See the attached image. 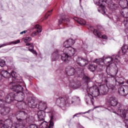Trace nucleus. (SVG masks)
Segmentation results:
<instances>
[{
    "instance_id": "f257e3e1",
    "label": "nucleus",
    "mask_w": 128,
    "mask_h": 128,
    "mask_svg": "<svg viewBox=\"0 0 128 128\" xmlns=\"http://www.w3.org/2000/svg\"><path fill=\"white\" fill-rule=\"evenodd\" d=\"M87 94L85 96V100L87 104H88L90 102H91L92 104H94V98L98 96L100 94H106L108 90V86L106 85H101L100 86V90L96 86H93L92 87L88 86Z\"/></svg>"
},
{
    "instance_id": "f03ea898",
    "label": "nucleus",
    "mask_w": 128,
    "mask_h": 128,
    "mask_svg": "<svg viewBox=\"0 0 128 128\" xmlns=\"http://www.w3.org/2000/svg\"><path fill=\"white\" fill-rule=\"evenodd\" d=\"M75 54L76 50L72 47L64 48L63 52L56 50L52 54V62H56L58 58H61L63 62L68 64V62H70L72 60L70 56H72Z\"/></svg>"
},
{
    "instance_id": "7ed1b4c3",
    "label": "nucleus",
    "mask_w": 128,
    "mask_h": 128,
    "mask_svg": "<svg viewBox=\"0 0 128 128\" xmlns=\"http://www.w3.org/2000/svg\"><path fill=\"white\" fill-rule=\"evenodd\" d=\"M120 60V57L119 56L113 55L110 57H104L103 59L102 58H96L95 60L93 62L94 64H98L100 70H104L106 66H107L106 72L108 76H112L110 74V66L112 64H114V62H118Z\"/></svg>"
},
{
    "instance_id": "20e7f679",
    "label": "nucleus",
    "mask_w": 128,
    "mask_h": 128,
    "mask_svg": "<svg viewBox=\"0 0 128 128\" xmlns=\"http://www.w3.org/2000/svg\"><path fill=\"white\" fill-rule=\"evenodd\" d=\"M26 86V84L22 80H15L12 83L9 84V88L16 92L17 94L16 98L18 102H23L24 100V86Z\"/></svg>"
},
{
    "instance_id": "39448f33",
    "label": "nucleus",
    "mask_w": 128,
    "mask_h": 128,
    "mask_svg": "<svg viewBox=\"0 0 128 128\" xmlns=\"http://www.w3.org/2000/svg\"><path fill=\"white\" fill-rule=\"evenodd\" d=\"M106 102L111 106H117L118 110L117 112V114L121 116V118H126V109L122 108V105L118 101V98L114 96H108L106 98Z\"/></svg>"
},
{
    "instance_id": "423d86ee",
    "label": "nucleus",
    "mask_w": 128,
    "mask_h": 128,
    "mask_svg": "<svg viewBox=\"0 0 128 128\" xmlns=\"http://www.w3.org/2000/svg\"><path fill=\"white\" fill-rule=\"evenodd\" d=\"M22 116L20 118L16 117L17 121L14 124V126L15 128H24L26 125V122H30L28 118L30 116L24 111L16 112L15 116Z\"/></svg>"
},
{
    "instance_id": "0eeeda50",
    "label": "nucleus",
    "mask_w": 128,
    "mask_h": 128,
    "mask_svg": "<svg viewBox=\"0 0 128 128\" xmlns=\"http://www.w3.org/2000/svg\"><path fill=\"white\" fill-rule=\"evenodd\" d=\"M56 104L62 108L63 110H65L66 108L68 106V104L66 102V97H60L57 99Z\"/></svg>"
},
{
    "instance_id": "6e6552de",
    "label": "nucleus",
    "mask_w": 128,
    "mask_h": 128,
    "mask_svg": "<svg viewBox=\"0 0 128 128\" xmlns=\"http://www.w3.org/2000/svg\"><path fill=\"white\" fill-rule=\"evenodd\" d=\"M94 2V4H96V6H99L98 8V11L99 12H102V14H106V7L104 6H103L104 0H93Z\"/></svg>"
},
{
    "instance_id": "1a4fd4ad",
    "label": "nucleus",
    "mask_w": 128,
    "mask_h": 128,
    "mask_svg": "<svg viewBox=\"0 0 128 128\" xmlns=\"http://www.w3.org/2000/svg\"><path fill=\"white\" fill-rule=\"evenodd\" d=\"M66 72L67 76H74L76 72L78 74L79 72H82V70L80 68H74L72 66H68L66 68Z\"/></svg>"
},
{
    "instance_id": "9d476101",
    "label": "nucleus",
    "mask_w": 128,
    "mask_h": 128,
    "mask_svg": "<svg viewBox=\"0 0 128 128\" xmlns=\"http://www.w3.org/2000/svg\"><path fill=\"white\" fill-rule=\"evenodd\" d=\"M66 100L68 106H70V104H78V102H80V98L76 96H74L72 98L66 97Z\"/></svg>"
},
{
    "instance_id": "9b49d317",
    "label": "nucleus",
    "mask_w": 128,
    "mask_h": 128,
    "mask_svg": "<svg viewBox=\"0 0 128 128\" xmlns=\"http://www.w3.org/2000/svg\"><path fill=\"white\" fill-rule=\"evenodd\" d=\"M76 62L80 66H86L88 64V59H84L82 58L78 57L76 60Z\"/></svg>"
},
{
    "instance_id": "f8f14e48",
    "label": "nucleus",
    "mask_w": 128,
    "mask_h": 128,
    "mask_svg": "<svg viewBox=\"0 0 128 128\" xmlns=\"http://www.w3.org/2000/svg\"><path fill=\"white\" fill-rule=\"evenodd\" d=\"M16 100V94L14 92L10 93L6 97V100L7 104H10Z\"/></svg>"
},
{
    "instance_id": "ddd939ff",
    "label": "nucleus",
    "mask_w": 128,
    "mask_h": 128,
    "mask_svg": "<svg viewBox=\"0 0 128 128\" xmlns=\"http://www.w3.org/2000/svg\"><path fill=\"white\" fill-rule=\"evenodd\" d=\"M48 116L50 118V121L48 124V128H54V122H56V116L54 114L52 113L51 112H48Z\"/></svg>"
},
{
    "instance_id": "4468645a",
    "label": "nucleus",
    "mask_w": 128,
    "mask_h": 128,
    "mask_svg": "<svg viewBox=\"0 0 128 128\" xmlns=\"http://www.w3.org/2000/svg\"><path fill=\"white\" fill-rule=\"evenodd\" d=\"M28 104L30 108H36L38 106V102H36L32 97L28 98Z\"/></svg>"
},
{
    "instance_id": "2eb2a0df",
    "label": "nucleus",
    "mask_w": 128,
    "mask_h": 128,
    "mask_svg": "<svg viewBox=\"0 0 128 128\" xmlns=\"http://www.w3.org/2000/svg\"><path fill=\"white\" fill-rule=\"evenodd\" d=\"M74 40L70 38L64 42V46L65 48H72V46L74 44Z\"/></svg>"
},
{
    "instance_id": "dca6fc26",
    "label": "nucleus",
    "mask_w": 128,
    "mask_h": 128,
    "mask_svg": "<svg viewBox=\"0 0 128 128\" xmlns=\"http://www.w3.org/2000/svg\"><path fill=\"white\" fill-rule=\"evenodd\" d=\"M37 115L38 116V120H39V122H44V118H46V112L44 111V110L38 111Z\"/></svg>"
},
{
    "instance_id": "f3484780",
    "label": "nucleus",
    "mask_w": 128,
    "mask_h": 128,
    "mask_svg": "<svg viewBox=\"0 0 128 128\" xmlns=\"http://www.w3.org/2000/svg\"><path fill=\"white\" fill-rule=\"evenodd\" d=\"M12 128V122L10 119H7L4 122V124L1 128Z\"/></svg>"
},
{
    "instance_id": "a211bd4d",
    "label": "nucleus",
    "mask_w": 128,
    "mask_h": 128,
    "mask_svg": "<svg viewBox=\"0 0 128 128\" xmlns=\"http://www.w3.org/2000/svg\"><path fill=\"white\" fill-rule=\"evenodd\" d=\"M70 86L74 90H76V88H78L80 86V82L76 81V82L72 80L70 82Z\"/></svg>"
},
{
    "instance_id": "6ab92c4d",
    "label": "nucleus",
    "mask_w": 128,
    "mask_h": 128,
    "mask_svg": "<svg viewBox=\"0 0 128 128\" xmlns=\"http://www.w3.org/2000/svg\"><path fill=\"white\" fill-rule=\"evenodd\" d=\"M46 103L43 101H40L38 102V108L41 110H46Z\"/></svg>"
},
{
    "instance_id": "aec40b11",
    "label": "nucleus",
    "mask_w": 128,
    "mask_h": 128,
    "mask_svg": "<svg viewBox=\"0 0 128 128\" xmlns=\"http://www.w3.org/2000/svg\"><path fill=\"white\" fill-rule=\"evenodd\" d=\"M16 106L19 110H26V102H18L16 104Z\"/></svg>"
},
{
    "instance_id": "412c9836",
    "label": "nucleus",
    "mask_w": 128,
    "mask_h": 128,
    "mask_svg": "<svg viewBox=\"0 0 128 128\" xmlns=\"http://www.w3.org/2000/svg\"><path fill=\"white\" fill-rule=\"evenodd\" d=\"M10 107H4L0 111V114L2 116H6L8 114H10Z\"/></svg>"
},
{
    "instance_id": "4be33fe9",
    "label": "nucleus",
    "mask_w": 128,
    "mask_h": 128,
    "mask_svg": "<svg viewBox=\"0 0 128 128\" xmlns=\"http://www.w3.org/2000/svg\"><path fill=\"white\" fill-rule=\"evenodd\" d=\"M120 14L125 18H128V8H122L120 11Z\"/></svg>"
},
{
    "instance_id": "5701e85b",
    "label": "nucleus",
    "mask_w": 128,
    "mask_h": 128,
    "mask_svg": "<svg viewBox=\"0 0 128 128\" xmlns=\"http://www.w3.org/2000/svg\"><path fill=\"white\" fill-rule=\"evenodd\" d=\"M94 34L95 36H98V38H103L104 40H108V36L106 35L102 36V34H100V32L98 30L96 29L94 30Z\"/></svg>"
},
{
    "instance_id": "b1692460",
    "label": "nucleus",
    "mask_w": 128,
    "mask_h": 128,
    "mask_svg": "<svg viewBox=\"0 0 128 128\" xmlns=\"http://www.w3.org/2000/svg\"><path fill=\"white\" fill-rule=\"evenodd\" d=\"M106 4H108V6L110 8H112V10H116V8H118V5L114 4V2H110V0H107L106 2Z\"/></svg>"
},
{
    "instance_id": "393cba45",
    "label": "nucleus",
    "mask_w": 128,
    "mask_h": 128,
    "mask_svg": "<svg viewBox=\"0 0 128 128\" xmlns=\"http://www.w3.org/2000/svg\"><path fill=\"white\" fill-rule=\"evenodd\" d=\"M2 76L5 78H8L10 76V74L6 70H3L0 72Z\"/></svg>"
},
{
    "instance_id": "a878e982",
    "label": "nucleus",
    "mask_w": 128,
    "mask_h": 128,
    "mask_svg": "<svg viewBox=\"0 0 128 128\" xmlns=\"http://www.w3.org/2000/svg\"><path fill=\"white\" fill-rule=\"evenodd\" d=\"M119 4L121 6V8H126V6H128V0H120Z\"/></svg>"
},
{
    "instance_id": "bb28decb",
    "label": "nucleus",
    "mask_w": 128,
    "mask_h": 128,
    "mask_svg": "<svg viewBox=\"0 0 128 128\" xmlns=\"http://www.w3.org/2000/svg\"><path fill=\"white\" fill-rule=\"evenodd\" d=\"M100 68V66L98 64V66H96L94 64H90L89 66H88V68L90 72H94L96 70V68Z\"/></svg>"
},
{
    "instance_id": "cd10ccee",
    "label": "nucleus",
    "mask_w": 128,
    "mask_h": 128,
    "mask_svg": "<svg viewBox=\"0 0 128 128\" xmlns=\"http://www.w3.org/2000/svg\"><path fill=\"white\" fill-rule=\"evenodd\" d=\"M20 40H18L16 41H13L10 42V44L6 43L2 44H0V48H3V46H8V44H20Z\"/></svg>"
},
{
    "instance_id": "c85d7f7f",
    "label": "nucleus",
    "mask_w": 128,
    "mask_h": 128,
    "mask_svg": "<svg viewBox=\"0 0 128 128\" xmlns=\"http://www.w3.org/2000/svg\"><path fill=\"white\" fill-rule=\"evenodd\" d=\"M125 114V118L122 117L123 118H125V120H124V123L126 124L125 126L128 128V120L126 118H128V110H126L125 112H124Z\"/></svg>"
},
{
    "instance_id": "c756f323",
    "label": "nucleus",
    "mask_w": 128,
    "mask_h": 128,
    "mask_svg": "<svg viewBox=\"0 0 128 128\" xmlns=\"http://www.w3.org/2000/svg\"><path fill=\"white\" fill-rule=\"evenodd\" d=\"M118 92L120 96H126L124 94V86L123 85L120 86L118 88Z\"/></svg>"
},
{
    "instance_id": "7c9ffc66",
    "label": "nucleus",
    "mask_w": 128,
    "mask_h": 128,
    "mask_svg": "<svg viewBox=\"0 0 128 128\" xmlns=\"http://www.w3.org/2000/svg\"><path fill=\"white\" fill-rule=\"evenodd\" d=\"M116 82H118L119 84H124V78H118L115 80Z\"/></svg>"
},
{
    "instance_id": "2f4dec72",
    "label": "nucleus",
    "mask_w": 128,
    "mask_h": 128,
    "mask_svg": "<svg viewBox=\"0 0 128 128\" xmlns=\"http://www.w3.org/2000/svg\"><path fill=\"white\" fill-rule=\"evenodd\" d=\"M48 123L46 122H41V124L39 126V128H48Z\"/></svg>"
},
{
    "instance_id": "473e14b6",
    "label": "nucleus",
    "mask_w": 128,
    "mask_h": 128,
    "mask_svg": "<svg viewBox=\"0 0 128 128\" xmlns=\"http://www.w3.org/2000/svg\"><path fill=\"white\" fill-rule=\"evenodd\" d=\"M28 50L34 54H37L36 51L34 50V44L32 43L31 46L28 48Z\"/></svg>"
},
{
    "instance_id": "72a5a7b5",
    "label": "nucleus",
    "mask_w": 128,
    "mask_h": 128,
    "mask_svg": "<svg viewBox=\"0 0 128 128\" xmlns=\"http://www.w3.org/2000/svg\"><path fill=\"white\" fill-rule=\"evenodd\" d=\"M59 24H60L62 22H64L65 24H68V22H70V19L68 18H65L64 20L60 19L58 20Z\"/></svg>"
},
{
    "instance_id": "f704fd0d",
    "label": "nucleus",
    "mask_w": 128,
    "mask_h": 128,
    "mask_svg": "<svg viewBox=\"0 0 128 128\" xmlns=\"http://www.w3.org/2000/svg\"><path fill=\"white\" fill-rule=\"evenodd\" d=\"M11 76H12V78H14L12 79L13 80L12 81V82L10 83V84H12V82H14V80H18V79L16 78V72H12L11 73Z\"/></svg>"
},
{
    "instance_id": "c9c22d12",
    "label": "nucleus",
    "mask_w": 128,
    "mask_h": 128,
    "mask_svg": "<svg viewBox=\"0 0 128 128\" xmlns=\"http://www.w3.org/2000/svg\"><path fill=\"white\" fill-rule=\"evenodd\" d=\"M92 110H90L87 112H79V113H77L76 114H75L74 116H73V118H74L75 116H80V114H88V112H92Z\"/></svg>"
},
{
    "instance_id": "e433bc0d",
    "label": "nucleus",
    "mask_w": 128,
    "mask_h": 128,
    "mask_svg": "<svg viewBox=\"0 0 128 128\" xmlns=\"http://www.w3.org/2000/svg\"><path fill=\"white\" fill-rule=\"evenodd\" d=\"M77 22L80 24H82V26H86V20H84L83 19H78L77 20Z\"/></svg>"
},
{
    "instance_id": "4c0bfd02",
    "label": "nucleus",
    "mask_w": 128,
    "mask_h": 128,
    "mask_svg": "<svg viewBox=\"0 0 128 128\" xmlns=\"http://www.w3.org/2000/svg\"><path fill=\"white\" fill-rule=\"evenodd\" d=\"M122 52L123 54H126V52H128V45H124L122 47Z\"/></svg>"
},
{
    "instance_id": "58836bf2",
    "label": "nucleus",
    "mask_w": 128,
    "mask_h": 128,
    "mask_svg": "<svg viewBox=\"0 0 128 128\" xmlns=\"http://www.w3.org/2000/svg\"><path fill=\"white\" fill-rule=\"evenodd\" d=\"M123 88L124 90V94L125 96L128 94V85H123Z\"/></svg>"
},
{
    "instance_id": "ea45409f",
    "label": "nucleus",
    "mask_w": 128,
    "mask_h": 128,
    "mask_svg": "<svg viewBox=\"0 0 128 128\" xmlns=\"http://www.w3.org/2000/svg\"><path fill=\"white\" fill-rule=\"evenodd\" d=\"M6 104H8L6 100L4 101V100L0 98V106L4 107Z\"/></svg>"
},
{
    "instance_id": "a19ab883",
    "label": "nucleus",
    "mask_w": 128,
    "mask_h": 128,
    "mask_svg": "<svg viewBox=\"0 0 128 128\" xmlns=\"http://www.w3.org/2000/svg\"><path fill=\"white\" fill-rule=\"evenodd\" d=\"M35 28H37V32H42V26L40 25H36Z\"/></svg>"
},
{
    "instance_id": "79ce46f5",
    "label": "nucleus",
    "mask_w": 128,
    "mask_h": 128,
    "mask_svg": "<svg viewBox=\"0 0 128 128\" xmlns=\"http://www.w3.org/2000/svg\"><path fill=\"white\" fill-rule=\"evenodd\" d=\"M4 66H6V61L2 59H0V66L2 68Z\"/></svg>"
},
{
    "instance_id": "37998d69",
    "label": "nucleus",
    "mask_w": 128,
    "mask_h": 128,
    "mask_svg": "<svg viewBox=\"0 0 128 128\" xmlns=\"http://www.w3.org/2000/svg\"><path fill=\"white\" fill-rule=\"evenodd\" d=\"M83 80L86 82H89L90 80V79L86 76H83Z\"/></svg>"
},
{
    "instance_id": "c03bdc74",
    "label": "nucleus",
    "mask_w": 128,
    "mask_h": 128,
    "mask_svg": "<svg viewBox=\"0 0 128 128\" xmlns=\"http://www.w3.org/2000/svg\"><path fill=\"white\" fill-rule=\"evenodd\" d=\"M27 128H38V126L36 124L30 125Z\"/></svg>"
},
{
    "instance_id": "a18cd8bd",
    "label": "nucleus",
    "mask_w": 128,
    "mask_h": 128,
    "mask_svg": "<svg viewBox=\"0 0 128 128\" xmlns=\"http://www.w3.org/2000/svg\"><path fill=\"white\" fill-rule=\"evenodd\" d=\"M4 92L2 90H0V99L1 98H2V96H4Z\"/></svg>"
},
{
    "instance_id": "49530a36",
    "label": "nucleus",
    "mask_w": 128,
    "mask_h": 128,
    "mask_svg": "<svg viewBox=\"0 0 128 128\" xmlns=\"http://www.w3.org/2000/svg\"><path fill=\"white\" fill-rule=\"evenodd\" d=\"M30 42L32 40V38L30 37H26L24 40V42H26V41Z\"/></svg>"
},
{
    "instance_id": "de8ad7c7",
    "label": "nucleus",
    "mask_w": 128,
    "mask_h": 128,
    "mask_svg": "<svg viewBox=\"0 0 128 128\" xmlns=\"http://www.w3.org/2000/svg\"><path fill=\"white\" fill-rule=\"evenodd\" d=\"M124 26H126V28H128V20H124Z\"/></svg>"
},
{
    "instance_id": "09e8293b",
    "label": "nucleus",
    "mask_w": 128,
    "mask_h": 128,
    "mask_svg": "<svg viewBox=\"0 0 128 128\" xmlns=\"http://www.w3.org/2000/svg\"><path fill=\"white\" fill-rule=\"evenodd\" d=\"M52 12V10L51 11H49L46 15V18H48V16H50V14H49L50 12Z\"/></svg>"
},
{
    "instance_id": "8fccbe9b",
    "label": "nucleus",
    "mask_w": 128,
    "mask_h": 128,
    "mask_svg": "<svg viewBox=\"0 0 128 128\" xmlns=\"http://www.w3.org/2000/svg\"><path fill=\"white\" fill-rule=\"evenodd\" d=\"M36 36V32H34L32 34V36Z\"/></svg>"
},
{
    "instance_id": "3c124183",
    "label": "nucleus",
    "mask_w": 128,
    "mask_h": 128,
    "mask_svg": "<svg viewBox=\"0 0 128 128\" xmlns=\"http://www.w3.org/2000/svg\"><path fill=\"white\" fill-rule=\"evenodd\" d=\"M27 31L26 30H24L21 32H20V34H26V32Z\"/></svg>"
},
{
    "instance_id": "603ef678",
    "label": "nucleus",
    "mask_w": 128,
    "mask_h": 128,
    "mask_svg": "<svg viewBox=\"0 0 128 128\" xmlns=\"http://www.w3.org/2000/svg\"><path fill=\"white\" fill-rule=\"evenodd\" d=\"M26 46H32V43L31 44H30V43L26 44Z\"/></svg>"
},
{
    "instance_id": "864d4df0",
    "label": "nucleus",
    "mask_w": 128,
    "mask_h": 128,
    "mask_svg": "<svg viewBox=\"0 0 128 128\" xmlns=\"http://www.w3.org/2000/svg\"><path fill=\"white\" fill-rule=\"evenodd\" d=\"M2 80V74H0V82Z\"/></svg>"
},
{
    "instance_id": "5fc2aeb1",
    "label": "nucleus",
    "mask_w": 128,
    "mask_h": 128,
    "mask_svg": "<svg viewBox=\"0 0 128 128\" xmlns=\"http://www.w3.org/2000/svg\"><path fill=\"white\" fill-rule=\"evenodd\" d=\"M116 88L114 87V86H113L112 88H111V90H114Z\"/></svg>"
},
{
    "instance_id": "6e6d98bb",
    "label": "nucleus",
    "mask_w": 128,
    "mask_h": 128,
    "mask_svg": "<svg viewBox=\"0 0 128 128\" xmlns=\"http://www.w3.org/2000/svg\"><path fill=\"white\" fill-rule=\"evenodd\" d=\"M4 122L2 120H0V124H2V122Z\"/></svg>"
},
{
    "instance_id": "4d7b16f0",
    "label": "nucleus",
    "mask_w": 128,
    "mask_h": 128,
    "mask_svg": "<svg viewBox=\"0 0 128 128\" xmlns=\"http://www.w3.org/2000/svg\"><path fill=\"white\" fill-rule=\"evenodd\" d=\"M125 62L128 64V60H125Z\"/></svg>"
},
{
    "instance_id": "13d9d810",
    "label": "nucleus",
    "mask_w": 128,
    "mask_h": 128,
    "mask_svg": "<svg viewBox=\"0 0 128 128\" xmlns=\"http://www.w3.org/2000/svg\"><path fill=\"white\" fill-rule=\"evenodd\" d=\"M126 84H128V80H127L126 81Z\"/></svg>"
}]
</instances>
